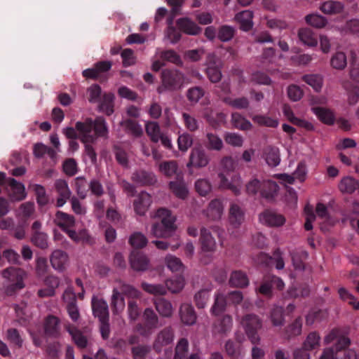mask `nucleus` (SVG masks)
Returning a JSON list of instances; mask_svg holds the SVG:
<instances>
[{
    "mask_svg": "<svg viewBox=\"0 0 359 359\" xmlns=\"http://www.w3.org/2000/svg\"><path fill=\"white\" fill-rule=\"evenodd\" d=\"M151 217L154 221L150 229L151 236L155 238H168L176 231L177 226L175 224L176 217L172 215L171 210L160 208L157 209Z\"/></svg>",
    "mask_w": 359,
    "mask_h": 359,
    "instance_id": "nucleus-1",
    "label": "nucleus"
},
{
    "mask_svg": "<svg viewBox=\"0 0 359 359\" xmlns=\"http://www.w3.org/2000/svg\"><path fill=\"white\" fill-rule=\"evenodd\" d=\"M240 323L250 343L259 345L262 338L258 332L263 327L262 319L255 313H247L241 317Z\"/></svg>",
    "mask_w": 359,
    "mask_h": 359,
    "instance_id": "nucleus-2",
    "label": "nucleus"
},
{
    "mask_svg": "<svg viewBox=\"0 0 359 359\" xmlns=\"http://www.w3.org/2000/svg\"><path fill=\"white\" fill-rule=\"evenodd\" d=\"M183 73L176 69H164L161 72V85L157 88L159 94L165 91H175L180 89L184 83Z\"/></svg>",
    "mask_w": 359,
    "mask_h": 359,
    "instance_id": "nucleus-3",
    "label": "nucleus"
},
{
    "mask_svg": "<svg viewBox=\"0 0 359 359\" xmlns=\"http://www.w3.org/2000/svg\"><path fill=\"white\" fill-rule=\"evenodd\" d=\"M325 344H330L336 341L333 347L336 354L347 348L351 344V339L345 334L344 331L339 328H333L324 339Z\"/></svg>",
    "mask_w": 359,
    "mask_h": 359,
    "instance_id": "nucleus-4",
    "label": "nucleus"
},
{
    "mask_svg": "<svg viewBox=\"0 0 359 359\" xmlns=\"http://www.w3.org/2000/svg\"><path fill=\"white\" fill-rule=\"evenodd\" d=\"M175 338V330L171 326H167L160 330L156 335L152 343L154 352L159 354L164 346L171 344Z\"/></svg>",
    "mask_w": 359,
    "mask_h": 359,
    "instance_id": "nucleus-5",
    "label": "nucleus"
},
{
    "mask_svg": "<svg viewBox=\"0 0 359 359\" xmlns=\"http://www.w3.org/2000/svg\"><path fill=\"white\" fill-rule=\"evenodd\" d=\"M75 128L79 133V140L82 143L95 142L96 135L93 134V120L86 118L83 121H77Z\"/></svg>",
    "mask_w": 359,
    "mask_h": 359,
    "instance_id": "nucleus-6",
    "label": "nucleus"
},
{
    "mask_svg": "<svg viewBox=\"0 0 359 359\" xmlns=\"http://www.w3.org/2000/svg\"><path fill=\"white\" fill-rule=\"evenodd\" d=\"M42 224L36 220L31 226L30 241L37 248L45 250L48 248V235L41 231Z\"/></svg>",
    "mask_w": 359,
    "mask_h": 359,
    "instance_id": "nucleus-7",
    "label": "nucleus"
},
{
    "mask_svg": "<svg viewBox=\"0 0 359 359\" xmlns=\"http://www.w3.org/2000/svg\"><path fill=\"white\" fill-rule=\"evenodd\" d=\"M130 268L137 272L147 271L150 267V260L143 252L133 251L129 256Z\"/></svg>",
    "mask_w": 359,
    "mask_h": 359,
    "instance_id": "nucleus-8",
    "label": "nucleus"
},
{
    "mask_svg": "<svg viewBox=\"0 0 359 359\" xmlns=\"http://www.w3.org/2000/svg\"><path fill=\"white\" fill-rule=\"evenodd\" d=\"M209 161V156L205 150L197 147L194 148L191 150L187 167L203 168L208 164Z\"/></svg>",
    "mask_w": 359,
    "mask_h": 359,
    "instance_id": "nucleus-9",
    "label": "nucleus"
},
{
    "mask_svg": "<svg viewBox=\"0 0 359 359\" xmlns=\"http://www.w3.org/2000/svg\"><path fill=\"white\" fill-rule=\"evenodd\" d=\"M224 212V205L221 200L215 198L212 200L203 214L210 220L217 221L222 218Z\"/></svg>",
    "mask_w": 359,
    "mask_h": 359,
    "instance_id": "nucleus-10",
    "label": "nucleus"
},
{
    "mask_svg": "<svg viewBox=\"0 0 359 359\" xmlns=\"http://www.w3.org/2000/svg\"><path fill=\"white\" fill-rule=\"evenodd\" d=\"M179 315L182 323L186 325H193L196 323L197 314L190 304H182L179 309Z\"/></svg>",
    "mask_w": 359,
    "mask_h": 359,
    "instance_id": "nucleus-11",
    "label": "nucleus"
},
{
    "mask_svg": "<svg viewBox=\"0 0 359 359\" xmlns=\"http://www.w3.org/2000/svg\"><path fill=\"white\" fill-rule=\"evenodd\" d=\"M153 304L160 316L165 318L172 317L175 309L169 300L163 297H158L153 299Z\"/></svg>",
    "mask_w": 359,
    "mask_h": 359,
    "instance_id": "nucleus-12",
    "label": "nucleus"
},
{
    "mask_svg": "<svg viewBox=\"0 0 359 359\" xmlns=\"http://www.w3.org/2000/svg\"><path fill=\"white\" fill-rule=\"evenodd\" d=\"M260 221L270 226H280L285 222L283 215L271 210H266L259 215Z\"/></svg>",
    "mask_w": 359,
    "mask_h": 359,
    "instance_id": "nucleus-13",
    "label": "nucleus"
},
{
    "mask_svg": "<svg viewBox=\"0 0 359 359\" xmlns=\"http://www.w3.org/2000/svg\"><path fill=\"white\" fill-rule=\"evenodd\" d=\"M206 74L212 83H217L222 79V72L219 66L216 62L215 56L209 55L207 60Z\"/></svg>",
    "mask_w": 359,
    "mask_h": 359,
    "instance_id": "nucleus-14",
    "label": "nucleus"
},
{
    "mask_svg": "<svg viewBox=\"0 0 359 359\" xmlns=\"http://www.w3.org/2000/svg\"><path fill=\"white\" fill-rule=\"evenodd\" d=\"M53 222L64 231L69 228L74 227L76 224L75 218L73 215L62 211H57L55 213Z\"/></svg>",
    "mask_w": 359,
    "mask_h": 359,
    "instance_id": "nucleus-15",
    "label": "nucleus"
},
{
    "mask_svg": "<svg viewBox=\"0 0 359 359\" xmlns=\"http://www.w3.org/2000/svg\"><path fill=\"white\" fill-rule=\"evenodd\" d=\"M92 308L93 314L100 320H109L108 305L102 299L93 297L92 300Z\"/></svg>",
    "mask_w": 359,
    "mask_h": 359,
    "instance_id": "nucleus-16",
    "label": "nucleus"
},
{
    "mask_svg": "<svg viewBox=\"0 0 359 359\" xmlns=\"http://www.w3.org/2000/svg\"><path fill=\"white\" fill-rule=\"evenodd\" d=\"M50 261L52 266L55 269L64 271L69 261V257L67 252L61 250H55L52 252Z\"/></svg>",
    "mask_w": 359,
    "mask_h": 359,
    "instance_id": "nucleus-17",
    "label": "nucleus"
},
{
    "mask_svg": "<svg viewBox=\"0 0 359 359\" xmlns=\"http://www.w3.org/2000/svg\"><path fill=\"white\" fill-rule=\"evenodd\" d=\"M8 195L12 201H20L25 198V186L18 181H8Z\"/></svg>",
    "mask_w": 359,
    "mask_h": 359,
    "instance_id": "nucleus-18",
    "label": "nucleus"
},
{
    "mask_svg": "<svg viewBox=\"0 0 359 359\" xmlns=\"http://www.w3.org/2000/svg\"><path fill=\"white\" fill-rule=\"evenodd\" d=\"M253 13L251 11L245 10L238 13L235 15V20L239 23L240 29L244 32H248L253 27Z\"/></svg>",
    "mask_w": 359,
    "mask_h": 359,
    "instance_id": "nucleus-19",
    "label": "nucleus"
},
{
    "mask_svg": "<svg viewBox=\"0 0 359 359\" xmlns=\"http://www.w3.org/2000/svg\"><path fill=\"white\" fill-rule=\"evenodd\" d=\"M177 25L180 31L189 35H198L201 32V28L188 18H179Z\"/></svg>",
    "mask_w": 359,
    "mask_h": 359,
    "instance_id": "nucleus-20",
    "label": "nucleus"
},
{
    "mask_svg": "<svg viewBox=\"0 0 359 359\" xmlns=\"http://www.w3.org/2000/svg\"><path fill=\"white\" fill-rule=\"evenodd\" d=\"M200 243L203 252H214L216 243L210 232L205 227L201 229Z\"/></svg>",
    "mask_w": 359,
    "mask_h": 359,
    "instance_id": "nucleus-21",
    "label": "nucleus"
},
{
    "mask_svg": "<svg viewBox=\"0 0 359 359\" xmlns=\"http://www.w3.org/2000/svg\"><path fill=\"white\" fill-rule=\"evenodd\" d=\"M151 203V196L146 192L141 191L137 199L134 201L135 212L139 215H144Z\"/></svg>",
    "mask_w": 359,
    "mask_h": 359,
    "instance_id": "nucleus-22",
    "label": "nucleus"
},
{
    "mask_svg": "<svg viewBox=\"0 0 359 359\" xmlns=\"http://www.w3.org/2000/svg\"><path fill=\"white\" fill-rule=\"evenodd\" d=\"M229 284L232 287L243 288L249 285V279L245 272L233 271L230 275Z\"/></svg>",
    "mask_w": 359,
    "mask_h": 359,
    "instance_id": "nucleus-23",
    "label": "nucleus"
},
{
    "mask_svg": "<svg viewBox=\"0 0 359 359\" xmlns=\"http://www.w3.org/2000/svg\"><path fill=\"white\" fill-rule=\"evenodd\" d=\"M169 189L180 199L184 200L188 197L189 189L184 181H170Z\"/></svg>",
    "mask_w": 359,
    "mask_h": 359,
    "instance_id": "nucleus-24",
    "label": "nucleus"
},
{
    "mask_svg": "<svg viewBox=\"0 0 359 359\" xmlns=\"http://www.w3.org/2000/svg\"><path fill=\"white\" fill-rule=\"evenodd\" d=\"M229 219L230 224L238 228L244 221V212L237 204H231L229 208Z\"/></svg>",
    "mask_w": 359,
    "mask_h": 359,
    "instance_id": "nucleus-25",
    "label": "nucleus"
},
{
    "mask_svg": "<svg viewBox=\"0 0 359 359\" xmlns=\"http://www.w3.org/2000/svg\"><path fill=\"white\" fill-rule=\"evenodd\" d=\"M67 331L72 336V340L76 346L80 349L86 348L88 346V337L75 327H68Z\"/></svg>",
    "mask_w": 359,
    "mask_h": 359,
    "instance_id": "nucleus-26",
    "label": "nucleus"
},
{
    "mask_svg": "<svg viewBox=\"0 0 359 359\" xmlns=\"http://www.w3.org/2000/svg\"><path fill=\"white\" fill-rule=\"evenodd\" d=\"M232 326V317L229 314L223 315L213 323L212 327L218 334H225Z\"/></svg>",
    "mask_w": 359,
    "mask_h": 359,
    "instance_id": "nucleus-27",
    "label": "nucleus"
},
{
    "mask_svg": "<svg viewBox=\"0 0 359 359\" xmlns=\"http://www.w3.org/2000/svg\"><path fill=\"white\" fill-rule=\"evenodd\" d=\"M300 41L309 47H315L318 44L317 35L309 28H302L299 30Z\"/></svg>",
    "mask_w": 359,
    "mask_h": 359,
    "instance_id": "nucleus-28",
    "label": "nucleus"
},
{
    "mask_svg": "<svg viewBox=\"0 0 359 359\" xmlns=\"http://www.w3.org/2000/svg\"><path fill=\"white\" fill-rule=\"evenodd\" d=\"M312 110L313 113L317 116L318 118L323 123L328 126H332L334 123V116L330 109L316 107H313Z\"/></svg>",
    "mask_w": 359,
    "mask_h": 359,
    "instance_id": "nucleus-29",
    "label": "nucleus"
},
{
    "mask_svg": "<svg viewBox=\"0 0 359 359\" xmlns=\"http://www.w3.org/2000/svg\"><path fill=\"white\" fill-rule=\"evenodd\" d=\"M18 216L21 218L22 222H27V220L35 216V206L33 202H25L20 205Z\"/></svg>",
    "mask_w": 359,
    "mask_h": 359,
    "instance_id": "nucleus-30",
    "label": "nucleus"
},
{
    "mask_svg": "<svg viewBox=\"0 0 359 359\" xmlns=\"http://www.w3.org/2000/svg\"><path fill=\"white\" fill-rule=\"evenodd\" d=\"M60 320V319L53 316H48L44 321V331L46 334L50 336H55L59 331Z\"/></svg>",
    "mask_w": 359,
    "mask_h": 359,
    "instance_id": "nucleus-31",
    "label": "nucleus"
},
{
    "mask_svg": "<svg viewBox=\"0 0 359 359\" xmlns=\"http://www.w3.org/2000/svg\"><path fill=\"white\" fill-rule=\"evenodd\" d=\"M22 272V271L20 269L11 266L3 270L1 275L8 283H23Z\"/></svg>",
    "mask_w": 359,
    "mask_h": 359,
    "instance_id": "nucleus-32",
    "label": "nucleus"
},
{
    "mask_svg": "<svg viewBox=\"0 0 359 359\" xmlns=\"http://www.w3.org/2000/svg\"><path fill=\"white\" fill-rule=\"evenodd\" d=\"M114 95L113 93H104L102 100L100 99V109L107 116H110L114 113Z\"/></svg>",
    "mask_w": 359,
    "mask_h": 359,
    "instance_id": "nucleus-33",
    "label": "nucleus"
},
{
    "mask_svg": "<svg viewBox=\"0 0 359 359\" xmlns=\"http://www.w3.org/2000/svg\"><path fill=\"white\" fill-rule=\"evenodd\" d=\"M320 9L325 14H337L343 11L344 5L339 1H327L321 4Z\"/></svg>",
    "mask_w": 359,
    "mask_h": 359,
    "instance_id": "nucleus-34",
    "label": "nucleus"
},
{
    "mask_svg": "<svg viewBox=\"0 0 359 359\" xmlns=\"http://www.w3.org/2000/svg\"><path fill=\"white\" fill-rule=\"evenodd\" d=\"M55 187L59 194L56 205L57 207H61L66 203L67 200L70 198L71 192L69 190L65 181H59L56 184Z\"/></svg>",
    "mask_w": 359,
    "mask_h": 359,
    "instance_id": "nucleus-35",
    "label": "nucleus"
},
{
    "mask_svg": "<svg viewBox=\"0 0 359 359\" xmlns=\"http://www.w3.org/2000/svg\"><path fill=\"white\" fill-rule=\"evenodd\" d=\"M231 123L241 130H249L252 127V123L238 112L231 114Z\"/></svg>",
    "mask_w": 359,
    "mask_h": 359,
    "instance_id": "nucleus-36",
    "label": "nucleus"
},
{
    "mask_svg": "<svg viewBox=\"0 0 359 359\" xmlns=\"http://www.w3.org/2000/svg\"><path fill=\"white\" fill-rule=\"evenodd\" d=\"M94 135L96 139L99 137H107L108 135V128L105 119L102 116H98L93 121Z\"/></svg>",
    "mask_w": 359,
    "mask_h": 359,
    "instance_id": "nucleus-37",
    "label": "nucleus"
},
{
    "mask_svg": "<svg viewBox=\"0 0 359 359\" xmlns=\"http://www.w3.org/2000/svg\"><path fill=\"white\" fill-rule=\"evenodd\" d=\"M159 169L166 177H172L176 175L177 177L175 180H181L179 176L177 163L175 161L162 162L160 164Z\"/></svg>",
    "mask_w": 359,
    "mask_h": 359,
    "instance_id": "nucleus-38",
    "label": "nucleus"
},
{
    "mask_svg": "<svg viewBox=\"0 0 359 359\" xmlns=\"http://www.w3.org/2000/svg\"><path fill=\"white\" fill-rule=\"evenodd\" d=\"M144 323L154 330L160 326L159 318L151 308H147L143 312Z\"/></svg>",
    "mask_w": 359,
    "mask_h": 359,
    "instance_id": "nucleus-39",
    "label": "nucleus"
},
{
    "mask_svg": "<svg viewBox=\"0 0 359 359\" xmlns=\"http://www.w3.org/2000/svg\"><path fill=\"white\" fill-rule=\"evenodd\" d=\"M121 125L125 128L126 132L135 137H139L143 134L141 126L135 121L126 119L121 121Z\"/></svg>",
    "mask_w": 359,
    "mask_h": 359,
    "instance_id": "nucleus-40",
    "label": "nucleus"
},
{
    "mask_svg": "<svg viewBox=\"0 0 359 359\" xmlns=\"http://www.w3.org/2000/svg\"><path fill=\"white\" fill-rule=\"evenodd\" d=\"M189 344L187 339H180L175 348L173 359H187L189 353Z\"/></svg>",
    "mask_w": 359,
    "mask_h": 359,
    "instance_id": "nucleus-41",
    "label": "nucleus"
},
{
    "mask_svg": "<svg viewBox=\"0 0 359 359\" xmlns=\"http://www.w3.org/2000/svg\"><path fill=\"white\" fill-rule=\"evenodd\" d=\"M226 297L221 293L215 296V302L211 308L212 315L217 316L225 311L226 308Z\"/></svg>",
    "mask_w": 359,
    "mask_h": 359,
    "instance_id": "nucleus-42",
    "label": "nucleus"
},
{
    "mask_svg": "<svg viewBox=\"0 0 359 359\" xmlns=\"http://www.w3.org/2000/svg\"><path fill=\"white\" fill-rule=\"evenodd\" d=\"M302 319L301 317H297L292 323L289 324L285 328V332L287 339L299 336L302 333Z\"/></svg>",
    "mask_w": 359,
    "mask_h": 359,
    "instance_id": "nucleus-43",
    "label": "nucleus"
},
{
    "mask_svg": "<svg viewBox=\"0 0 359 359\" xmlns=\"http://www.w3.org/2000/svg\"><path fill=\"white\" fill-rule=\"evenodd\" d=\"M265 161L271 167H276L280 161L279 150L275 147H268L264 151Z\"/></svg>",
    "mask_w": 359,
    "mask_h": 359,
    "instance_id": "nucleus-44",
    "label": "nucleus"
},
{
    "mask_svg": "<svg viewBox=\"0 0 359 359\" xmlns=\"http://www.w3.org/2000/svg\"><path fill=\"white\" fill-rule=\"evenodd\" d=\"M142 289L146 292L154 296H164L167 294V289L161 284H149L145 282L141 284Z\"/></svg>",
    "mask_w": 359,
    "mask_h": 359,
    "instance_id": "nucleus-45",
    "label": "nucleus"
},
{
    "mask_svg": "<svg viewBox=\"0 0 359 359\" xmlns=\"http://www.w3.org/2000/svg\"><path fill=\"white\" fill-rule=\"evenodd\" d=\"M111 305L114 314H118L124 309V298L121 296V292L117 289L113 290Z\"/></svg>",
    "mask_w": 359,
    "mask_h": 359,
    "instance_id": "nucleus-46",
    "label": "nucleus"
},
{
    "mask_svg": "<svg viewBox=\"0 0 359 359\" xmlns=\"http://www.w3.org/2000/svg\"><path fill=\"white\" fill-rule=\"evenodd\" d=\"M320 337L318 333L316 332H312L307 335L301 348H304L306 351L316 349L320 346Z\"/></svg>",
    "mask_w": 359,
    "mask_h": 359,
    "instance_id": "nucleus-47",
    "label": "nucleus"
},
{
    "mask_svg": "<svg viewBox=\"0 0 359 359\" xmlns=\"http://www.w3.org/2000/svg\"><path fill=\"white\" fill-rule=\"evenodd\" d=\"M278 190V186L276 181H262L260 193L266 198H273Z\"/></svg>",
    "mask_w": 359,
    "mask_h": 359,
    "instance_id": "nucleus-48",
    "label": "nucleus"
},
{
    "mask_svg": "<svg viewBox=\"0 0 359 359\" xmlns=\"http://www.w3.org/2000/svg\"><path fill=\"white\" fill-rule=\"evenodd\" d=\"M119 283L121 294L122 293L128 297L129 299H139V301H140L142 296L140 291L131 285L124 283L121 281H119Z\"/></svg>",
    "mask_w": 359,
    "mask_h": 359,
    "instance_id": "nucleus-49",
    "label": "nucleus"
},
{
    "mask_svg": "<svg viewBox=\"0 0 359 359\" xmlns=\"http://www.w3.org/2000/svg\"><path fill=\"white\" fill-rule=\"evenodd\" d=\"M185 285V280L182 276L177 277L175 279H168L165 281V287L167 291L177 294L180 292Z\"/></svg>",
    "mask_w": 359,
    "mask_h": 359,
    "instance_id": "nucleus-50",
    "label": "nucleus"
},
{
    "mask_svg": "<svg viewBox=\"0 0 359 359\" xmlns=\"http://www.w3.org/2000/svg\"><path fill=\"white\" fill-rule=\"evenodd\" d=\"M145 130L153 142L157 143L161 138V129L158 123L154 121H149L145 126Z\"/></svg>",
    "mask_w": 359,
    "mask_h": 359,
    "instance_id": "nucleus-51",
    "label": "nucleus"
},
{
    "mask_svg": "<svg viewBox=\"0 0 359 359\" xmlns=\"http://www.w3.org/2000/svg\"><path fill=\"white\" fill-rule=\"evenodd\" d=\"M165 264L172 272H182L185 268L180 258L171 255L165 257Z\"/></svg>",
    "mask_w": 359,
    "mask_h": 359,
    "instance_id": "nucleus-52",
    "label": "nucleus"
},
{
    "mask_svg": "<svg viewBox=\"0 0 359 359\" xmlns=\"http://www.w3.org/2000/svg\"><path fill=\"white\" fill-rule=\"evenodd\" d=\"M69 237L76 243L79 242H86L88 243L90 241V236L88 234L86 229H81L76 232V231L72 229V228L68 229L65 231Z\"/></svg>",
    "mask_w": 359,
    "mask_h": 359,
    "instance_id": "nucleus-53",
    "label": "nucleus"
},
{
    "mask_svg": "<svg viewBox=\"0 0 359 359\" xmlns=\"http://www.w3.org/2000/svg\"><path fill=\"white\" fill-rule=\"evenodd\" d=\"M331 66L336 69L342 70L347 65V58L346 54L342 51L335 53L330 60Z\"/></svg>",
    "mask_w": 359,
    "mask_h": 359,
    "instance_id": "nucleus-54",
    "label": "nucleus"
},
{
    "mask_svg": "<svg viewBox=\"0 0 359 359\" xmlns=\"http://www.w3.org/2000/svg\"><path fill=\"white\" fill-rule=\"evenodd\" d=\"M128 243L135 249H142L147 246L148 240L143 233L135 232L130 235Z\"/></svg>",
    "mask_w": 359,
    "mask_h": 359,
    "instance_id": "nucleus-55",
    "label": "nucleus"
},
{
    "mask_svg": "<svg viewBox=\"0 0 359 359\" xmlns=\"http://www.w3.org/2000/svg\"><path fill=\"white\" fill-rule=\"evenodd\" d=\"M302 80L311 86L316 92L320 91L322 88L323 79L319 74H306L303 76Z\"/></svg>",
    "mask_w": 359,
    "mask_h": 359,
    "instance_id": "nucleus-56",
    "label": "nucleus"
},
{
    "mask_svg": "<svg viewBox=\"0 0 359 359\" xmlns=\"http://www.w3.org/2000/svg\"><path fill=\"white\" fill-rule=\"evenodd\" d=\"M151 352V346L147 344H137L131 348L133 359H146Z\"/></svg>",
    "mask_w": 359,
    "mask_h": 359,
    "instance_id": "nucleus-57",
    "label": "nucleus"
},
{
    "mask_svg": "<svg viewBox=\"0 0 359 359\" xmlns=\"http://www.w3.org/2000/svg\"><path fill=\"white\" fill-rule=\"evenodd\" d=\"M284 310L281 306H276L270 311V319L273 326H282L284 324Z\"/></svg>",
    "mask_w": 359,
    "mask_h": 359,
    "instance_id": "nucleus-58",
    "label": "nucleus"
},
{
    "mask_svg": "<svg viewBox=\"0 0 359 359\" xmlns=\"http://www.w3.org/2000/svg\"><path fill=\"white\" fill-rule=\"evenodd\" d=\"M194 299L198 309H204L210 299V291L201 290L195 294Z\"/></svg>",
    "mask_w": 359,
    "mask_h": 359,
    "instance_id": "nucleus-59",
    "label": "nucleus"
},
{
    "mask_svg": "<svg viewBox=\"0 0 359 359\" xmlns=\"http://www.w3.org/2000/svg\"><path fill=\"white\" fill-rule=\"evenodd\" d=\"M236 32V29L231 26L222 25L219 28L217 37L221 41H229L233 38Z\"/></svg>",
    "mask_w": 359,
    "mask_h": 359,
    "instance_id": "nucleus-60",
    "label": "nucleus"
},
{
    "mask_svg": "<svg viewBox=\"0 0 359 359\" xmlns=\"http://www.w3.org/2000/svg\"><path fill=\"white\" fill-rule=\"evenodd\" d=\"M350 65L351 78L356 82H359V63L358 62L357 54L354 50H350Z\"/></svg>",
    "mask_w": 359,
    "mask_h": 359,
    "instance_id": "nucleus-61",
    "label": "nucleus"
},
{
    "mask_svg": "<svg viewBox=\"0 0 359 359\" xmlns=\"http://www.w3.org/2000/svg\"><path fill=\"white\" fill-rule=\"evenodd\" d=\"M137 300H139V299H128V313L130 319L133 321L136 320L141 313V308L140 307Z\"/></svg>",
    "mask_w": 359,
    "mask_h": 359,
    "instance_id": "nucleus-62",
    "label": "nucleus"
},
{
    "mask_svg": "<svg viewBox=\"0 0 359 359\" xmlns=\"http://www.w3.org/2000/svg\"><path fill=\"white\" fill-rule=\"evenodd\" d=\"M252 121L260 126L276 128L278 125L276 119L264 115H255L252 117Z\"/></svg>",
    "mask_w": 359,
    "mask_h": 359,
    "instance_id": "nucleus-63",
    "label": "nucleus"
},
{
    "mask_svg": "<svg viewBox=\"0 0 359 359\" xmlns=\"http://www.w3.org/2000/svg\"><path fill=\"white\" fill-rule=\"evenodd\" d=\"M305 20L307 24L316 28H323L327 23V19L318 14L308 15L306 16Z\"/></svg>",
    "mask_w": 359,
    "mask_h": 359,
    "instance_id": "nucleus-64",
    "label": "nucleus"
}]
</instances>
